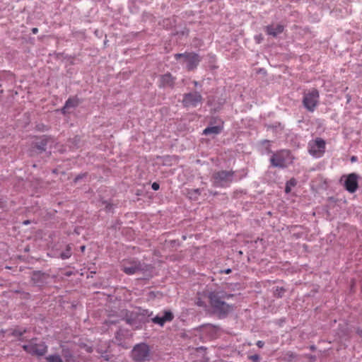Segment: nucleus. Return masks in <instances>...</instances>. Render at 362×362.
I'll use <instances>...</instances> for the list:
<instances>
[{"mask_svg": "<svg viewBox=\"0 0 362 362\" xmlns=\"http://www.w3.org/2000/svg\"><path fill=\"white\" fill-rule=\"evenodd\" d=\"M286 356H288L289 358H295L296 357V355L293 352H291V351H288L286 354Z\"/></svg>", "mask_w": 362, "mask_h": 362, "instance_id": "30", "label": "nucleus"}, {"mask_svg": "<svg viewBox=\"0 0 362 362\" xmlns=\"http://www.w3.org/2000/svg\"><path fill=\"white\" fill-rule=\"evenodd\" d=\"M264 143H268V142H269V141H267V140H264Z\"/></svg>", "mask_w": 362, "mask_h": 362, "instance_id": "37", "label": "nucleus"}, {"mask_svg": "<svg viewBox=\"0 0 362 362\" xmlns=\"http://www.w3.org/2000/svg\"><path fill=\"white\" fill-rule=\"evenodd\" d=\"M297 182L296 179L291 178L290 179L286 184L285 192L286 193H289L291 190V187L296 186Z\"/></svg>", "mask_w": 362, "mask_h": 362, "instance_id": "22", "label": "nucleus"}, {"mask_svg": "<svg viewBox=\"0 0 362 362\" xmlns=\"http://www.w3.org/2000/svg\"><path fill=\"white\" fill-rule=\"evenodd\" d=\"M203 98L199 92L185 93L182 98V105L185 107H195L202 103Z\"/></svg>", "mask_w": 362, "mask_h": 362, "instance_id": "10", "label": "nucleus"}, {"mask_svg": "<svg viewBox=\"0 0 362 362\" xmlns=\"http://www.w3.org/2000/svg\"><path fill=\"white\" fill-rule=\"evenodd\" d=\"M122 267V271L128 275L134 274L142 269L141 263L135 259L124 260Z\"/></svg>", "mask_w": 362, "mask_h": 362, "instance_id": "13", "label": "nucleus"}, {"mask_svg": "<svg viewBox=\"0 0 362 362\" xmlns=\"http://www.w3.org/2000/svg\"><path fill=\"white\" fill-rule=\"evenodd\" d=\"M344 178V187L346 191L350 193H354L358 188V175L352 173L347 175H343L341 180Z\"/></svg>", "mask_w": 362, "mask_h": 362, "instance_id": "11", "label": "nucleus"}, {"mask_svg": "<svg viewBox=\"0 0 362 362\" xmlns=\"http://www.w3.org/2000/svg\"><path fill=\"white\" fill-rule=\"evenodd\" d=\"M26 332H27L26 328L17 327V328L11 329V332L9 333V335L18 338L19 337H22Z\"/></svg>", "mask_w": 362, "mask_h": 362, "instance_id": "20", "label": "nucleus"}, {"mask_svg": "<svg viewBox=\"0 0 362 362\" xmlns=\"http://www.w3.org/2000/svg\"><path fill=\"white\" fill-rule=\"evenodd\" d=\"M151 349L146 343L142 342L134 346L131 358L134 362H148L152 359Z\"/></svg>", "mask_w": 362, "mask_h": 362, "instance_id": "3", "label": "nucleus"}, {"mask_svg": "<svg viewBox=\"0 0 362 362\" xmlns=\"http://www.w3.org/2000/svg\"><path fill=\"white\" fill-rule=\"evenodd\" d=\"M265 31L268 35H272L273 37H276L279 34L284 31V27L279 24L271 25L265 28Z\"/></svg>", "mask_w": 362, "mask_h": 362, "instance_id": "16", "label": "nucleus"}, {"mask_svg": "<svg viewBox=\"0 0 362 362\" xmlns=\"http://www.w3.org/2000/svg\"><path fill=\"white\" fill-rule=\"evenodd\" d=\"M71 248L70 245H67L66 250L61 253V255H60L61 258L63 259L69 258L71 255Z\"/></svg>", "mask_w": 362, "mask_h": 362, "instance_id": "23", "label": "nucleus"}, {"mask_svg": "<svg viewBox=\"0 0 362 362\" xmlns=\"http://www.w3.org/2000/svg\"><path fill=\"white\" fill-rule=\"evenodd\" d=\"M222 128L219 126H214V127H206L203 131V134L204 135H209V134H218L221 132Z\"/></svg>", "mask_w": 362, "mask_h": 362, "instance_id": "19", "label": "nucleus"}, {"mask_svg": "<svg viewBox=\"0 0 362 362\" xmlns=\"http://www.w3.org/2000/svg\"><path fill=\"white\" fill-rule=\"evenodd\" d=\"M83 175H78L75 178V182H77L79 179L82 178Z\"/></svg>", "mask_w": 362, "mask_h": 362, "instance_id": "33", "label": "nucleus"}, {"mask_svg": "<svg viewBox=\"0 0 362 362\" xmlns=\"http://www.w3.org/2000/svg\"><path fill=\"white\" fill-rule=\"evenodd\" d=\"M230 272H231V269H226V270L224 271V273H225V274H230Z\"/></svg>", "mask_w": 362, "mask_h": 362, "instance_id": "35", "label": "nucleus"}, {"mask_svg": "<svg viewBox=\"0 0 362 362\" xmlns=\"http://www.w3.org/2000/svg\"><path fill=\"white\" fill-rule=\"evenodd\" d=\"M61 354L65 362H75L76 361V351L74 345L63 344L60 345Z\"/></svg>", "mask_w": 362, "mask_h": 362, "instance_id": "12", "label": "nucleus"}, {"mask_svg": "<svg viewBox=\"0 0 362 362\" xmlns=\"http://www.w3.org/2000/svg\"><path fill=\"white\" fill-rule=\"evenodd\" d=\"M151 187H152V189H153V190L156 191V190H158V189H159L160 185H159V184H158V183H157V182H153V183L152 184V185H151Z\"/></svg>", "mask_w": 362, "mask_h": 362, "instance_id": "27", "label": "nucleus"}, {"mask_svg": "<svg viewBox=\"0 0 362 362\" xmlns=\"http://www.w3.org/2000/svg\"><path fill=\"white\" fill-rule=\"evenodd\" d=\"M248 358H249V359L252 360L253 362H258L260 359L259 356L257 354H254V355L250 356Z\"/></svg>", "mask_w": 362, "mask_h": 362, "instance_id": "26", "label": "nucleus"}, {"mask_svg": "<svg viewBox=\"0 0 362 362\" xmlns=\"http://www.w3.org/2000/svg\"><path fill=\"white\" fill-rule=\"evenodd\" d=\"M194 362H202V361H194Z\"/></svg>", "mask_w": 362, "mask_h": 362, "instance_id": "38", "label": "nucleus"}, {"mask_svg": "<svg viewBox=\"0 0 362 362\" xmlns=\"http://www.w3.org/2000/svg\"><path fill=\"white\" fill-rule=\"evenodd\" d=\"M175 78L173 77L171 74L167 73L163 75H161L159 78V87L165 88V87H170L173 88L174 86L175 82Z\"/></svg>", "mask_w": 362, "mask_h": 362, "instance_id": "15", "label": "nucleus"}, {"mask_svg": "<svg viewBox=\"0 0 362 362\" xmlns=\"http://www.w3.org/2000/svg\"><path fill=\"white\" fill-rule=\"evenodd\" d=\"M36 338H33L29 341L28 344H23V349L32 356L41 357L47 352V346L45 342L36 343Z\"/></svg>", "mask_w": 362, "mask_h": 362, "instance_id": "4", "label": "nucleus"}, {"mask_svg": "<svg viewBox=\"0 0 362 362\" xmlns=\"http://www.w3.org/2000/svg\"><path fill=\"white\" fill-rule=\"evenodd\" d=\"M85 249H86V246L82 245V246L81 247V252H84V251H85Z\"/></svg>", "mask_w": 362, "mask_h": 362, "instance_id": "36", "label": "nucleus"}, {"mask_svg": "<svg viewBox=\"0 0 362 362\" xmlns=\"http://www.w3.org/2000/svg\"><path fill=\"white\" fill-rule=\"evenodd\" d=\"M53 141V139L50 136H42L40 138V141L35 143V146L40 151H45V147L48 142Z\"/></svg>", "mask_w": 362, "mask_h": 362, "instance_id": "17", "label": "nucleus"}, {"mask_svg": "<svg viewBox=\"0 0 362 362\" xmlns=\"http://www.w3.org/2000/svg\"><path fill=\"white\" fill-rule=\"evenodd\" d=\"M78 104L79 100L77 98H70L66 101L64 106L62 109V112L64 114H66V109H69L70 107H75L78 106Z\"/></svg>", "mask_w": 362, "mask_h": 362, "instance_id": "18", "label": "nucleus"}, {"mask_svg": "<svg viewBox=\"0 0 362 362\" xmlns=\"http://www.w3.org/2000/svg\"><path fill=\"white\" fill-rule=\"evenodd\" d=\"M45 358L47 362H63L61 356L58 354L49 355Z\"/></svg>", "mask_w": 362, "mask_h": 362, "instance_id": "21", "label": "nucleus"}, {"mask_svg": "<svg viewBox=\"0 0 362 362\" xmlns=\"http://www.w3.org/2000/svg\"><path fill=\"white\" fill-rule=\"evenodd\" d=\"M175 58L179 59L180 58L184 59V62L187 63V69L188 71L194 69L200 62L199 56L197 54L193 52H185L183 54H175Z\"/></svg>", "mask_w": 362, "mask_h": 362, "instance_id": "9", "label": "nucleus"}, {"mask_svg": "<svg viewBox=\"0 0 362 362\" xmlns=\"http://www.w3.org/2000/svg\"><path fill=\"white\" fill-rule=\"evenodd\" d=\"M356 334L362 338V329L360 327H357L356 329Z\"/></svg>", "mask_w": 362, "mask_h": 362, "instance_id": "29", "label": "nucleus"}, {"mask_svg": "<svg viewBox=\"0 0 362 362\" xmlns=\"http://www.w3.org/2000/svg\"><path fill=\"white\" fill-rule=\"evenodd\" d=\"M72 274H73V272L71 271H67V272H65L64 273H62L63 275H65L66 276H69Z\"/></svg>", "mask_w": 362, "mask_h": 362, "instance_id": "31", "label": "nucleus"}, {"mask_svg": "<svg viewBox=\"0 0 362 362\" xmlns=\"http://www.w3.org/2000/svg\"><path fill=\"white\" fill-rule=\"evenodd\" d=\"M195 303L199 307L204 308L205 310L208 312L209 305H207L205 300L202 298H198Z\"/></svg>", "mask_w": 362, "mask_h": 362, "instance_id": "24", "label": "nucleus"}, {"mask_svg": "<svg viewBox=\"0 0 362 362\" xmlns=\"http://www.w3.org/2000/svg\"><path fill=\"white\" fill-rule=\"evenodd\" d=\"M319 92L315 88H312L304 93L303 104L310 112H313L317 105L319 100Z\"/></svg>", "mask_w": 362, "mask_h": 362, "instance_id": "6", "label": "nucleus"}, {"mask_svg": "<svg viewBox=\"0 0 362 362\" xmlns=\"http://www.w3.org/2000/svg\"><path fill=\"white\" fill-rule=\"evenodd\" d=\"M270 161L273 166L284 168L292 163V158L289 151L281 150L273 154Z\"/></svg>", "mask_w": 362, "mask_h": 362, "instance_id": "5", "label": "nucleus"}, {"mask_svg": "<svg viewBox=\"0 0 362 362\" xmlns=\"http://www.w3.org/2000/svg\"><path fill=\"white\" fill-rule=\"evenodd\" d=\"M325 148L326 143L325 140L319 137L310 141L308 143V152L315 158L322 157L325 152Z\"/></svg>", "mask_w": 362, "mask_h": 362, "instance_id": "8", "label": "nucleus"}, {"mask_svg": "<svg viewBox=\"0 0 362 362\" xmlns=\"http://www.w3.org/2000/svg\"><path fill=\"white\" fill-rule=\"evenodd\" d=\"M174 318V315L170 310H164L163 316L156 315L155 317H151V321L153 323L163 327L166 322H171Z\"/></svg>", "mask_w": 362, "mask_h": 362, "instance_id": "14", "label": "nucleus"}, {"mask_svg": "<svg viewBox=\"0 0 362 362\" xmlns=\"http://www.w3.org/2000/svg\"><path fill=\"white\" fill-rule=\"evenodd\" d=\"M37 32H38V29H37V28H33L32 29V33H33V34H37Z\"/></svg>", "mask_w": 362, "mask_h": 362, "instance_id": "32", "label": "nucleus"}, {"mask_svg": "<svg viewBox=\"0 0 362 362\" xmlns=\"http://www.w3.org/2000/svg\"><path fill=\"white\" fill-rule=\"evenodd\" d=\"M153 316V312L148 310L139 308L136 311L127 313L124 320L127 324L140 328L141 326L150 322V317Z\"/></svg>", "mask_w": 362, "mask_h": 362, "instance_id": "2", "label": "nucleus"}, {"mask_svg": "<svg viewBox=\"0 0 362 362\" xmlns=\"http://www.w3.org/2000/svg\"><path fill=\"white\" fill-rule=\"evenodd\" d=\"M18 340L21 341H26V339L23 336L22 337H18Z\"/></svg>", "mask_w": 362, "mask_h": 362, "instance_id": "34", "label": "nucleus"}, {"mask_svg": "<svg viewBox=\"0 0 362 362\" xmlns=\"http://www.w3.org/2000/svg\"><path fill=\"white\" fill-rule=\"evenodd\" d=\"M202 297L207 298L208 313L219 319L226 318L233 310V305L224 301L220 296H202Z\"/></svg>", "mask_w": 362, "mask_h": 362, "instance_id": "1", "label": "nucleus"}, {"mask_svg": "<svg viewBox=\"0 0 362 362\" xmlns=\"http://www.w3.org/2000/svg\"><path fill=\"white\" fill-rule=\"evenodd\" d=\"M273 289H274V292H277L279 293V294L280 293H284L286 292V290L284 288V287L282 286H276L274 287H273Z\"/></svg>", "mask_w": 362, "mask_h": 362, "instance_id": "25", "label": "nucleus"}, {"mask_svg": "<svg viewBox=\"0 0 362 362\" xmlns=\"http://www.w3.org/2000/svg\"><path fill=\"white\" fill-rule=\"evenodd\" d=\"M233 175L234 172L232 170H221L214 173L212 175L214 185L221 187H226L232 182Z\"/></svg>", "mask_w": 362, "mask_h": 362, "instance_id": "7", "label": "nucleus"}, {"mask_svg": "<svg viewBox=\"0 0 362 362\" xmlns=\"http://www.w3.org/2000/svg\"><path fill=\"white\" fill-rule=\"evenodd\" d=\"M256 345L257 346L258 348H263V346H264V342L263 341L259 340L257 341Z\"/></svg>", "mask_w": 362, "mask_h": 362, "instance_id": "28", "label": "nucleus"}]
</instances>
